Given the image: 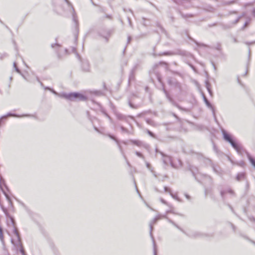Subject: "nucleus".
<instances>
[{
	"mask_svg": "<svg viewBox=\"0 0 255 255\" xmlns=\"http://www.w3.org/2000/svg\"><path fill=\"white\" fill-rule=\"evenodd\" d=\"M169 213L175 214L174 208L173 207H171V208L169 210H167L166 212L165 215H166V216H167V214Z\"/></svg>",
	"mask_w": 255,
	"mask_h": 255,
	"instance_id": "obj_17",
	"label": "nucleus"
},
{
	"mask_svg": "<svg viewBox=\"0 0 255 255\" xmlns=\"http://www.w3.org/2000/svg\"><path fill=\"white\" fill-rule=\"evenodd\" d=\"M135 154L137 156H138V157H140V158H144V156L140 152H138V151H136L135 152Z\"/></svg>",
	"mask_w": 255,
	"mask_h": 255,
	"instance_id": "obj_20",
	"label": "nucleus"
},
{
	"mask_svg": "<svg viewBox=\"0 0 255 255\" xmlns=\"http://www.w3.org/2000/svg\"><path fill=\"white\" fill-rule=\"evenodd\" d=\"M132 143L135 144L138 147H144L146 149H148L149 145L147 144L144 143L141 141L138 140H131L130 141Z\"/></svg>",
	"mask_w": 255,
	"mask_h": 255,
	"instance_id": "obj_9",
	"label": "nucleus"
},
{
	"mask_svg": "<svg viewBox=\"0 0 255 255\" xmlns=\"http://www.w3.org/2000/svg\"><path fill=\"white\" fill-rule=\"evenodd\" d=\"M204 99L207 106L208 108H210L214 112V109L211 104L208 101V100L206 99V98L205 96L204 97Z\"/></svg>",
	"mask_w": 255,
	"mask_h": 255,
	"instance_id": "obj_12",
	"label": "nucleus"
},
{
	"mask_svg": "<svg viewBox=\"0 0 255 255\" xmlns=\"http://www.w3.org/2000/svg\"><path fill=\"white\" fill-rule=\"evenodd\" d=\"M128 20H129V24H130V25H131V21H130V19H128Z\"/></svg>",
	"mask_w": 255,
	"mask_h": 255,
	"instance_id": "obj_39",
	"label": "nucleus"
},
{
	"mask_svg": "<svg viewBox=\"0 0 255 255\" xmlns=\"http://www.w3.org/2000/svg\"><path fill=\"white\" fill-rule=\"evenodd\" d=\"M0 239L1 241H2L3 239V236L2 234V231L1 228H0Z\"/></svg>",
	"mask_w": 255,
	"mask_h": 255,
	"instance_id": "obj_21",
	"label": "nucleus"
},
{
	"mask_svg": "<svg viewBox=\"0 0 255 255\" xmlns=\"http://www.w3.org/2000/svg\"><path fill=\"white\" fill-rule=\"evenodd\" d=\"M148 132L149 135H150L152 136H153V134L151 131H148Z\"/></svg>",
	"mask_w": 255,
	"mask_h": 255,
	"instance_id": "obj_35",
	"label": "nucleus"
},
{
	"mask_svg": "<svg viewBox=\"0 0 255 255\" xmlns=\"http://www.w3.org/2000/svg\"><path fill=\"white\" fill-rule=\"evenodd\" d=\"M95 129L96 131H99L98 129L97 128H96V127H95Z\"/></svg>",
	"mask_w": 255,
	"mask_h": 255,
	"instance_id": "obj_38",
	"label": "nucleus"
},
{
	"mask_svg": "<svg viewBox=\"0 0 255 255\" xmlns=\"http://www.w3.org/2000/svg\"><path fill=\"white\" fill-rule=\"evenodd\" d=\"M86 71H88L89 70V67H88L86 69Z\"/></svg>",
	"mask_w": 255,
	"mask_h": 255,
	"instance_id": "obj_44",
	"label": "nucleus"
},
{
	"mask_svg": "<svg viewBox=\"0 0 255 255\" xmlns=\"http://www.w3.org/2000/svg\"><path fill=\"white\" fill-rule=\"evenodd\" d=\"M129 106L133 109H137L141 106L142 103L141 99L135 96H133L129 100L128 102Z\"/></svg>",
	"mask_w": 255,
	"mask_h": 255,
	"instance_id": "obj_6",
	"label": "nucleus"
},
{
	"mask_svg": "<svg viewBox=\"0 0 255 255\" xmlns=\"http://www.w3.org/2000/svg\"><path fill=\"white\" fill-rule=\"evenodd\" d=\"M253 17L255 18V8H253L251 11Z\"/></svg>",
	"mask_w": 255,
	"mask_h": 255,
	"instance_id": "obj_26",
	"label": "nucleus"
},
{
	"mask_svg": "<svg viewBox=\"0 0 255 255\" xmlns=\"http://www.w3.org/2000/svg\"><path fill=\"white\" fill-rule=\"evenodd\" d=\"M45 89H47V90H49L50 91H51L52 92H53L54 94L55 95H58L57 93H56L55 91H54L53 89H51V88H49V87H45Z\"/></svg>",
	"mask_w": 255,
	"mask_h": 255,
	"instance_id": "obj_24",
	"label": "nucleus"
},
{
	"mask_svg": "<svg viewBox=\"0 0 255 255\" xmlns=\"http://www.w3.org/2000/svg\"><path fill=\"white\" fill-rule=\"evenodd\" d=\"M207 89L208 90V91L209 92V94L211 95H212V91L208 85L207 86Z\"/></svg>",
	"mask_w": 255,
	"mask_h": 255,
	"instance_id": "obj_29",
	"label": "nucleus"
},
{
	"mask_svg": "<svg viewBox=\"0 0 255 255\" xmlns=\"http://www.w3.org/2000/svg\"><path fill=\"white\" fill-rule=\"evenodd\" d=\"M111 34V32H108V36H103V37L106 39V41H108V36H109Z\"/></svg>",
	"mask_w": 255,
	"mask_h": 255,
	"instance_id": "obj_28",
	"label": "nucleus"
},
{
	"mask_svg": "<svg viewBox=\"0 0 255 255\" xmlns=\"http://www.w3.org/2000/svg\"><path fill=\"white\" fill-rule=\"evenodd\" d=\"M174 1L176 2V3H178V2L175 0H174Z\"/></svg>",
	"mask_w": 255,
	"mask_h": 255,
	"instance_id": "obj_43",
	"label": "nucleus"
},
{
	"mask_svg": "<svg viewBox=\"0 0 255 255\" xmlns=\"http://www.w3.org/2000/svg\"><path fill=\"white\" fill-rule=\"evenodd\" d=\"M244 177V174L243 173L239 174L237 176V179L238 180H241Z\"/></svg>",
	"mask_w": 255,
	"mask_h": 255,
	"instance_id": "obj_16",
	"label": "nucleus"
},
{
	"mask_svg": "<svg viewBox=\"0 0 255 255\" xmlns=\"http://www.w3.org/2000/svg\"><path fill=\"white\" fill-rule=\"evenodd\" d=\"M10 219H11V220L12 221V223H13V219L12 218H10Z\"/></svg>",
	"mask_w": 255,
	"mask_h": 255,
	"instance_id": "obj_40",
	"label": "nucleus"
},
{
	"mask_svg": "<svg viewBox=\"0 0 255 255\" xmlns=\"http://www.w3.org/2000/svg\"><path fill=\"white\" fill-rule=\"evenodd\" d=\"M254 4V2L248 3L246 4V6H252V5H253Z\"/></svg>",
	"mask_w": 255,
	"mask_h": 255,
	"instance_id": "obj_30",
	"label": "nucleus"
},
{
	"mask_svg": "<svg viewBox=\"0 0 255 255\" xmlns=\"http://www.w3.org/2000/svg\"><path fill=\"white\" fill-rule=\"evenodd\" d=\"M106 115V116H107L108 118H110V117L108 116V115H107V114H105Z\"/></svg>",
	"mask_w": 255,
	"mask_h": 255,
	"instance_id": "obj_42",
	"label": "nucleus"
},
{
	"mask_svg": "<svg viewBox=\"0 0 255 255\" xmlns=\"http://www.w3.org/2000/svg\"><path fill=\"white\" fill-rule=\"evenodd\" d=\"M251 20V19L250 18H249L248 19V20L245 22V25H244V27L247 26L249 24V23L250 22Z\"/></svg>",
	"mask_w": 255,
	"mask_h": 255,
	"instance_id": "obj_23",
	"label": "nucleus"
},
{
	"mask_svg": "<svg viewBox=\"0 0 255 255\" xmlns=\"http://www.w3.org/2000/svg\"><path fill=\"white\" fill-rule=\"evenodd\" d=\"M120 149H121V151L122 152V153L123 154V155H124V158H125V159L127 161V164L128 166H130V163H129V162L128 161L127 159V157L126 156V155H125L124 153V151L123 150H122V149L121 148V146H120Z\"/></svg>",
	"mask_w": 255,
	"mask_h": 255,
	"instance_id": "obj_18",
	"label": "nucleus"
},
{
	"mask_svg": "<svg viewBox=\"0 0 255 255\" xmlns=\"http://www.w3.org/2000/svg\"><path fill=\"white\" fill-rule=\"evenodd\" d=\"M153 253L154 255H157L155 241H153Z\"/></svg>",
	"mask_w": 255,
	"mask_h": 255,
	"instance_id": "obj_22",
	"label": "nucleus"
},
{
	"mask_svg": "<svg viewBox=\"0 0 255 255\" xmlns=\"http://www.w3.org/2000/svg\"><path fill=\"white\" fill-rule=\"evenodd\" d=\"M109 136L110 137V138H111L112 139H114L115 140H116L117 142H118V141L117 140V139L115 138V137H114L113 136L111 135H110Z\"/></svg>",
	"mask_w": 255,
	"mask_h": 255,
	"instance_id": "obj_34",
	"label": "nucleus"
},
{
	"mask_svg": "<svg viewBox=\"0 0 255 255\" xmlns=\"http://www.w3.org/2000/svg\"><path fill=\"white\" fill-rule=\"evenodd\" d=\"M162 155V160L166 165L170 164L174 168H178L181 166V161L179 159H172L170 156L164 155L162 152H160Z\"/></svg>",
	"mask_w": 255,
	"mask_h": 255,
	"instance_id": "obj_2",
	"label": "nucleus"
},
{
	"mask_svg": "<svg viewBox=\"0 0 255 255\" xmlns=\"http://www.w3.org/2000/svg\"><path fill=\"white\" fill-rule=\"evenodd\" d=\"M240 18H241V17H238V18L237 19V20L236 21V23H237L239 21Z\"/></svg>",
	"mask_w": 255,
	"mask_h": 255,
	"instance_id": "obj_36",
	"label": "nucleus"
},
{
	"mask_svg": "<svg viewBox=\"0 0 255 255\" xmlns=\"http://www.w3.org/2000/svg\"><path fill=\"white\" fill-rule=\"evenodd\" d=\"M66 3L65 4L68 6L70 12L72 14L73 20L75 22V26L77 27L78 26V17L76 15V12L72 5V4L68 1L67 0H65Z\"/></svg>",
	"mask_w": 255,
	"mask_h": 255,
	"instance_id": "obj_7",
	"label": "nucleus"
},
{
	"mask_svg": "<svg viewBox=\"0 0 255 255\" xmlns=\"http://www.w3.org/2000/svg\"><path fill=\"white\" fill-rule=\"evenodd\" d=\"M168 83L170 85H175L176 87H178L179 88L180 87V84L176 82L175 81L173 80L172 79H169L168 80Z\"/></svg>",
	"mask_w": 255,
	"mask_h": 255,
	"instance_id": "obj_11",
	"label": "nucleus"
},
{
	"mask_svg": "<svg viewBox=\"0 0 255 255\" xmlns=\"http://www.w3.org/2000/svg\"><path fill=\"white\" fill-rule=\"evenodd\" d=\"M255 43V42H252L251 43L253 44V43Z\"/></svg>",
	"mask_w": 255,
	"mask_h": 255,
	"instance_id": "obj_45",
	"label": "nucleus"
},
{
	"mask_svg": "<svg viewBox=\"0 0 255 255\" xmlns=\"http://www.w3.org/2000/svg\"><path fill=\"white\" fill-rule=\"evenodd\" d=\"M229 194L231 196L234 195V193L232 190L231 189H227L225 190H223L221 191V195L223 199L226 197L227 194Z\"/></svg>",
	"mask_w": 255,
	"mask_h": 255,
	"instance_id": "obj_10",
	"label": "nucleus"
},
{
	"mask_svg": "<svg viewBox=\"0 0 255 255\" xmlns=\"http://www.w3.org/2000/svg\"><path fill=\"white\" fill-rule=\"evenodd\" d=\"M163 92H164V94H165L167 98L169 100V101L170 102L173 103V101L172 98L170 97V96H169V94L168 93V92H167V91L164 88H163Z\"/></svg>",
	"mask_w": 255,
	"mask_h": 255,
	"instance_id": "obj_13",
	"label": "nucleus"
},
{
	"mask_svg": "<svg viewBox=\"0 0 255 255\" xmlns=\"http://www.w3.org/2000/svg\"><path fill=\"white\" fill-rule=\"evenodd\" d=\"M215 48L218 50H220L221 49V45L220 44L218 43L215 46Z\"/></svg>",
	"mask_w": 255,
	"mask_h": 255,
	"instance_id": "obj_25",
	"label": "nucleus"
},
{
	"mask_svg": "<svg viewBox=\"0 0 255 255\" xmlns=\"http://www.w3.org/2000/svg\"><path fill=\"white\" fill-rule=\"evenodd\" d=\"M131 39V38L130 36H128V43H129Z\"/></svg>",
	"mask_w": 255,
	"mask_h": 255,
	"instance_id": "obj_33",
	"label": "nucleus"
},
{
	"mask_svg": "<svg viewBox=\"0 0 255 255\" xmlns=\"http://www.w3.org/2000/svg\"><path fill=\"white\" fill-rule=\"evenodd\" d=\"M164 190L165 192H168L170 193L171 195L174 198H176L171 193V191L170 190V189H169L168 187H164Z\"/></svg>",
	"mask_w": 255,
	"mask_h": 255,
	"instance_id": "obj_19",
	"label": "nucleus"
},
{
	"mask_svg": "<svg viewBox=\"0 0 255 255\" xmlns=\"http://www.w3.org/2000/svg\"><path fill=\"white\" fill-rule=\"evenodd\" d=\"M11 242L16 247L17 250L20 252L22 255H25L20 241L19 235L17 229L15 228L13 229V236L11 238Z\"/></svg>",
	"mask_w": 255,
	"mask_h": 255,
	"instance_id": "obj_1",
	"label": "nucleus"
},
{
	"mask_svg": "<svg viewBox=\"0 0 255 255\" xmlns=\"http://www.w3.org/2000/svg\"><path fill=\"white\" fill-rule=\"evenodd\" d=\"M146 166L147 168L151 171L155 177H157L156 175L154 173V172L153 171V169H152L150 164L148 162H146Z\"/></svg>",
	"mask_w": 255,
	"mask_h": 255,
	"instance_id": "obj_15",
	"label": "nucleus"
},
{
	"mask_svg": "<svg viewBox=\"0 0 255 255\" xmlns=\"http://www.w3.org/2000/svg\"><path fill=\"white\" fill-rule=\"evenodd\" d=\"M222 133L223 134L224 139L231 143L232 146L237 150V151L239 153L241 152L242 149V146L236 142L232 138V136L230 134L228 133L225 130H223Z\"/></svg>",
	"mask_w": 255,
	"mask_h": 255,
	"instance_id": "obj_5",
	"label": "nucleus"
},
{
	"mask_svg": "<svg viewBox=\"0 0 255 255\" xmlns=\"http://www.w3.org/2000/svg\"><path fill=\"white\" fill-rule=\"evenodd\" d=\"M13 66H14V68H15L16 71L18 73H20V72L19 70L17 68V67H16V63H14V64H13Z\"/></svg>",
	"mask_w": 255,
	"mask_h": 255,
	"instance_id": "obj_27",
	"label": "nucleus"
},
{
	"mask_svg": "<svg viewBox=\"0 0 255 255\" xmlns=\"http://www.w3.org/2000/svg\"><path fill=\"white\" fill-rule=\"evenodd\" d=\"M186 198H187V199H190V197H189V195H186Z\"/></svg>",
	"mask_w": 255,
	"mask_h": 255,
	"instance_id": "obj_37",
	"label": "nucleus"
},
{
	"mask_svg": "<svg viewBox=\"0 0 255 255\" xmlns=\"http://www.w3.org/2000/svg\"><path fill=\"white\" fill-rule=\"evenodd\" d=\"M60 96L67 100L73 101H85L86 100L85 96L77 93H64L61 94Z\"/></svg>",
	"mask_w": 255,
	"mask_h": 255,
	"instance_id": "obj_3",
	"label": "nucleus"
},
{
	"mask_svg": "<svg viewBox=\"0 0 255 255\" xmlns=\"http://www.w3.org/2000/svg\"><path fill=\"white\" fill-rule=\"evenodd\" d=\"M132 78V76L130 75V77H129V80H130Z\"/></svg>",
	"mask_w": 255,
	"mask_h": 255,
	"instance_id": "obj_41",
	"label": "nucleus"
},
{
	"mask_svg": "<svg viewBox=\"0 0 255 255\" xmlns=\"http://www.w3.org/2000/svg\"><path fill=\"white\" fill-rule=\"evenodd\" d=\"M199 235H200V234L199 233H196L194 235H193V237H199Z\"/></svg>",
	"mask_w": 255,
	"mask_h": 255,
	"instance_id": "obj_32",
	"label": "nucleus"
},
{
	"mask_svg": "<svg viewBox=\"0 0 255 255\" xmlns=\"http://www.w3.org/2000/svg\"><path fill=\"white\" fill-rule=\"evenodd\" d=\"M30 115H23L22 116H18L11 113H8L6 115L3 116L0 118V126L4 124V121L8 117H32Z\"/></svg>",
	"mask_w": 255,
	"mask_h": 255,
	"instance_id": "obj_8",
	"label": "nucleus"
},
{
	"mask_svg": "<svg viewBox=\"0 0 255 255\" xmlns=\"http://www.w3.org/2000/svg\"><path fill=\"white\" fill-rule=\"evenodd\" d=\"M160 201H161V202L162 203H163V204H166V205H167V202H166L164 199H160Z\"/></svg>",
	"mask_w": 255,
	"mask_h": 255,
	"instance_id": "obj_31",
	"label": "nucleus"
},
{
	"mask_svg": "<svg viewBox=\"0 0 255 255\" xmlns=\"http://www.w3.org/2000/svg\"><path fill=\"white\" fill-rule=\"evenodd\" d=\"M163 218H165V219H167L168 221L169 222H170V223H171L172 224H173L174 226H175L176 227H177L178 229H180L181 231L183 232V231L180 228H179L173 221H172L171 219H169L168 218V217L166 216V215H161V214H159V215H157L153 220L152 221H151L149 224V226H150V236L151 237V238H152L153 239V242L154 241V239H153V237L152 236V235L151 234V231L153 229V226L154 224H155L156 222L159 220H160L161 219H163Z\"/></svg>",
	"mask_w": 255,
	"mask_h": 255,
	"instance_id": "obj_4",
	"label": "nucleus"
},
{
	"mask_svg": "<svg viewBox=\"0 0 255 255\" xmlns=\"http://www.w3.org/2000/svg\"><path fill=\"white\" fill-rule=\"evenodd\" d=\"M195 169H196V170H197L198 171V169L196 168H195V167L194 169L191 168V171L193 173V174L194 175L195 178L198 179L199 174L198 173H197V174L196 173L195 171Z\"/></svg>",
	"mask_w": 255,
	"mask_h": 255,
	"instance_id": "obj_14",
	"label": "nucleus"
}]
</instances>
